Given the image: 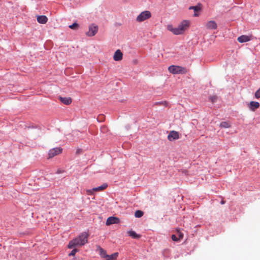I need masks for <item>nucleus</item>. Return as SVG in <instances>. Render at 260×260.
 Instances as JSON below:
<instances>
[{"label":"nucleus","mask_w":260,"mask_h":260,"mask_svg":"<svg viewBox=\"0 0 260 260\" xmlns=\"http://www.w3.org/2000/svg\"><path fill=\"white\" fill-rule=\"evenodd\" d=\"M88 235L86 232L81 233L78 237L72 240L69 243L68 247L70 249L85 245L88 241Z\"/></svg>","instance_id":"1"},{"label":"nucleus","mask_w":260,"mask_h":260,"mask_svg":"<svg viewBox=\"0 0 260 260\" xmlns=\"http://www.w3.org/2000/svg\"><path fill=\"white\" fill-rule=\"evenodd\" d=\"M189 22L187 20H183L175 29V35L182 34L189 26Z\"/></svg>","instance_id":"2"},{"label":"nucleus","mask_w":260,"mask_h":260,"mask_svg":"<svg viewBox=\"0 0 260 260\" xmlns=\"http://www.w3.org/2000/svg\"><path fill=\"white\" fill-rule=\"evenodd\" d=\"M151 17V14L149 11H145L141 12L137 17L136 20L141 22L148 19Z\"/></svg>","instance_id":"3"},{"label":"nucleus","mask_w":260,"mask_h":260,"mask_svg":"<svg viewBox=\"0 0 260 260\" xmlns=\"http://www.w3.org/2000/svg\"><path fill=\"white\" fill-rule=\"evenodd\" d=\"M168 70L170 73L173 74L184 73L185 69L180 66H170L168 68Z\"/></svg>","instance_id":"4"},{"label":"nucleus","mask_w":260,"mask_h":260,"mask_svg":"<svg viewBox=\"0 0 260 260\" xmlns=\"http://www.w3.org/2000/svg\"><path fill=\"white\" fill-rule=\"evenodd\" d=\"M62 149L60 147L53 148L49 150L48 153L49 158H52L62 152Z\"/></svg>","instance_id":"5"},{"label":"nucleus","mask_w":260,"mask_h":260,"mask_svg":"<svg viewBox=\"0 0 260 260\" xmlns=\"http://www.w3.org/2000/svg\"><path fill=\"white\" fill-rule=\"evenodd\" d=\"M98 26L93 24L89 26V30L86 32V35L89 37L94 36L98 32Z\"/></svg>","instance_id":"6"},{"label":"nucleus","mask_w":260,"mask_h":260,"mask_svg":"<svg viewBox=\"0 0 260 260\" xmlns=\"http://www.w3.org/2000/svg\"><path fill=\"white\" fill-rule=\"evenodd\" d=\"M120 222V219L116 217H109L107 218L106 221V225H110L113 224H117Z\"/></svg>","instance_id":"7"},{"label":"nucleus","mask_w":260,"mask_h":260,"mask_svg":"<svg viewBox=\"0 0 260 260\" xmlns=\"http://www.w3.org/2000/svg\"><path fill=\"white\" fill-rule=\"evenodd\" d=\"M179 138V133L176 131H171L168 136V139L172 141L175 140H177Z\"/></svg>","instance_id":"8"},{"label":"nucleus","mask_w":260,"mask_h":260,"mask_svg":"<svg viewBox=\"0 0 260 260\" xmlns=\"http://www.w3.org/2000/svg\"><path fill=\"white\" fill-rule=\"evenodd\" d=\"M122 53L119 49H118L115 51V52L114 54L113 59L115 61H120L122 59Z\"/></svg>","instance_id":"9"},{"label":"nucleus","mask_w":260,"mask_h":260,"mask_svg":"<svg viewBox=\"0 0 260 260\" xmlns=\"http://www.w3.org/2000/svg\"><path fill=\"white\" fill-rule=\"evenodd\" d=\"M217 27V24L214 21H208L206 24V27L208 29H216Z\"/></svg>","instance_id":"10"},{"label":"nucleus","mask_w":260,"mask_h":260,"mask_svg":"<svg viewBox=\"0 0 260 260\" xmlns=\"http://www.w3.org/2000/svg\"><path fill=\"white\" fill-rule=\"evenodd\" d=\"M237 40L239 42L241 43L247 42L250 40V37L246 35H242L239 37L237 39Z\"/></svg>","instance_id":"11"},{"label":"nucleus","mask_w":260,"mask_h":260,"mask_svg":"<svg viewBox=\"0 0 260 260\" xmlns=\"http://www.w3.org/2000/svg\"><path fill=\"white\" fill-rule=\"evenodd\" d=\"M259 107V104L257 102L251 101L249 104V108L252 111H254L255 109L258 108Z\"/></svg>","instance_id":"12"},{"label":"nucleus","mask_w":260,"mask_h":260,"mask_svg":"<svg viewBox=\"0 0 260 260\" xmlns=\"http://www.w3.org/2000/svg\"><path fill=\"white\" fill-rule=\"evenodd\" d=\"M48 20L47 17L45 15L39 16L37 17V21L41 24H45Z\"/></svg>","instance_id":"13"},{"label":"nucleus","mask_w":260,"mask_h":260,"mask_svg":"<svg viewBox=\"0 0 260 260\" xmlns=\"http://www.w3.org/2000/svg\"><path fill=\"white\" fill-rule=\"evenodd\" d=\"M60 101L63 104L68 105L72 103V99L70 98H59Z\"/></svg>","instance_id":"14"},{"label":"nucleus","mask_w":260,"mask_h":260,"mask_svg":"<svg viewBox=\"0 0 260 260\" xmlns=\"http://www.w3.org/2000/svg\"><path fill=\"white\" fill-rule=\"evenodd\" d=\"M128 235L134 239H139L141 235L137 234L135 231H129L127 232Z\"/></svg>","instance_id":"15"},{"label":"nucleus","mask_w":260,"mask_h":260,"mask_svg":"<svg viewBox=\"0 0 260 260\" xmlns=\"http://www.w3.org/2000/svg\"><path fill=\"white\" fill-rule=\"evenodd\" d=\"M108 187V184L106 183L103 184L101 186H100L98 187L93 188V190L95 191H100L105 189Z\"/></svg>","instance_id":"16"},{"label":"nucleus","mask_w":260,"mask_h":260,"mask_svg":"<svg viewBox=\"0 0 260 260\" xmlns=\"http://www.w3.org/2000/svg\"><path fill=\"white\" fill-rule=\"evenodd\" d=\"M220 126L222 128H229L231 127V124L229 122L223 121L220 123Z\"/></svg>","instance_id":"17"},{"label":"nucleus","mask_w":260,"mask_h":260,"mask_svg":"<svg viewBox=\"0 0 260 260\" xmlns=\"http://www.w3.org/2000/svg\"><path fill=\"white\" fill-rule=\"evenodd\" d=\"M144 214V213L143 211L141 210H137L135 213V216L137 218H140Z\"/></svg>","instance_id":"18"},{"label":"nucleus","mask_w":260,"mask_h":260,"mask_svg":"<svg viewBox=\"0 0 260 260\" xmlns=\"http://www.w3.org/2000/svg\"><path fill=\"white\" fill-rule=\"evenodd\" d=\"M100 254L102 257L104 258L107 257L109 255L106 254V251L102 248L100 249Z\"/></svg>","instance_id":"19"},{"label":"nucleus","mask_w":260,"mask_h":260,"mask_svg":"<svg viewBox=\"0 0 260 260\" xmlns=\"http://www.w3.org/2000/svg\"><path fill=\"white\" fill-rule=\"evenodd\" d=\"M78 24L77 23H74L72 25L69 26V27L72 29H77L78 28Z\"/></svg>","instance_id":"20"},{"label":"nucleus","mask_w":260,"mask_h":260,"mask_svg":"<svg viewBox=\"0 0 260 260\" xmlns=\"http://www.w3.org/2000/svg\"><path fill=\"white\" fill-rule=\"evenodd\" d=\"M167 28L168 30L172 31L174 34L175 35V29H176V28H173L172 25H168Z\"/></svg>","instance_id":"21"},{"label":"nucleus","mask_w":260,"mask_h":260,"mask_svg":"<svg viewBox=\"0 0 260 260\" xmlns=\"http://www.w3.org/2000/svg\"><path fill=\"white\" fill-rule=\"evenodd\" d=\"M74 249L72 250V251L69 254V256H74L76 252L78 251V249L75 248H73Z\"/></svg>","instance_id":"22"},{"label":"nucleus","mask_w":260,"mask_h":260,"mask_svg":"<svg viewBox=\"0 0 260 260\" xmlns=\"http://www.w3.org/2000/svg\"><path fill=\"white\" fill-rule=\"evenodd\" d=\"M177 234L179 239H182L183 238V234L179 230H177Z\"/></svg>","instance_id":"23"},{"label":"nucleus","mask_w":260,"mask_h":260,"mask_svg":"<svg viewBox=\"0 0 260 260\" xmlns=\"http://www.w3.org/2000/svg\"><path fill=\"white\" fill-rule=\"evenodd\" d=\"M189 9H193L194 12H198L200 9L198 6H191L190 7Z\"/></svg>","instance_id":"24"},{"label":"nucleus","mask_w":260,"mask_h":260,"mask_svg":"<svg viewBox=\"0 0 260 260\" xmlns=\"http://www.w3.org/2000/svg\"><path fill=\"white\" fill-rule=\"evenodd\" d=\"M95 191L94 190H93V188L91 189H87L86 190V192L87 194L88 195H91L93 194V192Z\"/></svg>","instance_id":"25"},{"label":"nucleus","mask_w":260,"mask_h":260,"mask_svg":"<svg viewBox=\"0 0 260 260\" xmlns=\"http://www.w3.org/2000/svg\"><path fill=\"white\" fill-rule=\"evenodd\" d=\"M255 96L257 99L260 98V88L255 92Z\"/></svg>","instance_id":"26"},{"label":"nucleus","mask_w":260,"mask_h":260,"mask_svg":"<svg viewBox=\"0 0 260 260\" xmlns=\"http://www.w3.org/2000/svg\"><path fill=\"white\" fill-rule=\"evenodd\" d=\"M171 238H172V239L174 241H178L180 240L179 239V238H177V237H176V235H172V237H171Z\"/></svg>","instance_id":"27"},{"label":"nucleus","mask_w":260,"mask_h":260,"mask_svg":"<svg viewBox=\"0 0 260 260\" xmlns=\"http://www.w3.org/2000/svg\"><path fill=\"white\" fill-rule=\"evenodd\" d=\"M216 97H215V96H214V97H212V101L213 102H214V101L216 100Z\"/></svg>","instance_id":"28"},{"label":"nucleus","mask_w":260,"mask_h":260,"mask_svg":"<svg viewBox=\"0 0 260 260\" xmlns=\"http://www.w3.org/2000/svg\"><path fill=\"white\" fill-rule=\"evenodd\" d=\"M193 16L194 17H197L199 16L198 14H197V13H195L194 14H193Z\"/></svg>","instance_id":"29"},{"label":"nucleus","mask_w":260,"mask_h":260,"mask_svg":"<svg viewBox=\"0 0 260 260\" xmlns=\"http://www.w3.org/2000/svg\"><path fill=\"white\" fill-rule=\"evenodd\" d=\"M62 172L59 170H58L57 171V173H62Z\"/></svg>","instance_id":"30"},{"label":"nucleus","mask_w":260,"mask_h":260,"mask_svg":"<svg viewBox=\"0 0 260 260\" xmlns=\"http://www.w3.org/2000/svg\"><path fill=\"white\" fill-rule=\"evenodd\" d=\"M221 204H225V201H223V200H222V201H221Z\"/></svg>","instance_id":"31"}]
</instances>
